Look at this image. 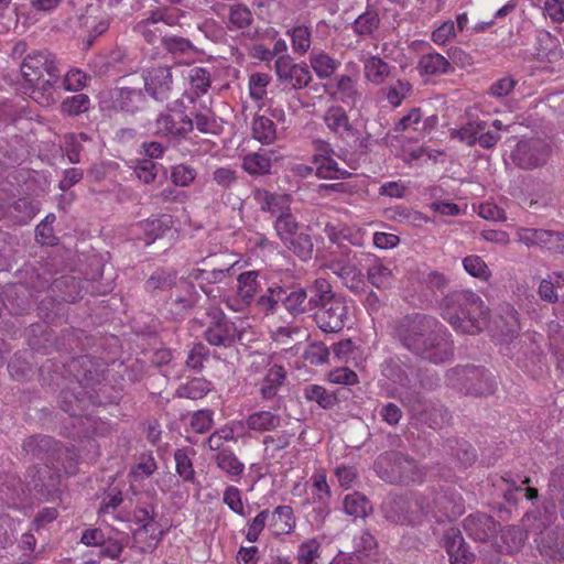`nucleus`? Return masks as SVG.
I'll return each mask as SVG.
<instances>
[{
  "label": "nucleus",
  "instance_id": "obj_44",
  "mask_svg": "<svg viewBox=\"0 0 564 564\" xmlns=\"http://www.w3.org/2000/svg\"><path fill=\"white\" fill-rule=\"evenodd\" d=\"M311 67L318 78L330 77L340 66V62L325 52L313 53L310 57Z\"/></svg>",
  "mask_w": 564,
  "mask_h": 564
},
{
  "label": "nucleus",
  "instance_id": "obj_56",
  "mask_svg": "<svg viewBox=\"0 0 564 564\" xmlns=\"http://www.w3.org/2000/svg\"><path fill=\"white\" fill-rule=\"evenodd\" d=\"M487 123L485 121H471L452 132V137L466 143L467 145H474L478 141L480 132L486 130Z\"/></svg>",
  "mask_w": 564,
  "mask_h": 564
},
{
  "label": "nucleus",
  "instance_id": "obj_54",
  "mask_svg": "<svg viewBox=\"0 0 564 564\" xmlns=\"http://www.w3.org/2000/svg\"><path fill=\"white\" fill-rule=\"evenodd\" d=\"M380 24L377 10H366L352 23V30L358 35H371Z\"/></svg>",
  "mask_w": 564,
  "mask_h": 564
},
{
  "label": "nucleus",
  "instance_id": "obj_19",
  "mask_svg": "<svg viewBox=\"0 0 564 564\" xmlns=\"http://www.w3.org/2000/svg\"><path fill=\"white\" fill-rule=\"evenodd\" d=\"M276 76L281 82H288L294 89H302L312 80L308 66L295 64L289 55L279 56L274 63Z\"/></svg>",
  "mask_w": 564,
  "mask_h": 564
},
{
  "label": "nucleus",
  "instance_id": "obj_58",
  "mask_svg": "<svg viewBox=\"0 0 564 564\" xmlns=\"http://www.w3.org/2000/svg\"><path fill=\"white\" fill-rule=\"evenodd\" d=\"M337 94L339 99L347 105H355L359 98L357 80L350 76L341 75L337 78Z\"/></svg>",
  "mask_w": 564,
  "mask_h": 564
},
{
  "label": "nucleus",
  "instance_id": "obj_63",
  "mask_svg": "<svg viewBox=\"0 0 564 564\" xmlns=\"http://www.w3.org/2000/svg\"><path fill=\"white\" fill-rule=\"evenodd\" d=\"M284 293L285 290L281 286L269 288L267 293L257 300V306L265 314L274 313Z\"/></svg>",
  "mask_w": 564,
  "mask_h": 564
},
{
  "label": "nucleus",
  "instance_id": "obj_17",
  "mask_svg": "<svg viewBox=\"0 0 564 564\" xmlns=\"http://www.w3.org/2000/svg\"><path fill=\"white\" fill-rule=\"evenodd\" d=\"M518 240L528 247H539L550 252H564V234L555 230L519 228Z\"/></svg>",
  "mask_w": 564,
  "mask_h": 564
},
{
  "label": "nucleus",
  "instance_id": "obj_47",
  "mask_svg": "<svg viewBox=\"0 0 564 564\" xmlns=\"http://www.w3.org/2000/svg\"><path fill=\"white\" fill-rule=\"evenodd\" d=\"M39 210V204L28 197L19 198L9 208L10 216L18 224H26Z\"/></svg>",
  "mask_w": 564,
  "mask_h": 564
},
{
  "label": "nucleus",
  "instance_id": "obj_61",
  "mask_svg": "<svg viewBox=\"0 0 564 564\" xmlns=\"http://www.w3.org/2000/svg\"><path fill=\"white\" fill-rule=\"evenodd\" d=\"M563 285L564 278L562 274L555 273L553 278L549 276V279L541 281L538 292L542 300L549 303H555L558 300L556 289L562 288Z\"/></svg>",
  "mask_w": 564,
  "mask_h": 564
},
{
  "label": "nucleus",
  "instance_id": "obj_34",
  "mask_svg": "<svg viewBox=\"0 0 564 564\" xmlns=\"http://www.w3.org/2000/svg\"><path fill=\"white\" fill-rule=\"evenodd\" d=\"M306 292L308 295V301L313 310H318L325 304L333 301V299L337 297L336 293L333 291V286L328 280L324 278L315 279L307 288Z\"/></svg>",
  "mask_w": 564,
  "mask_h": 564
},
{
  "label": "nucleus",
  "instance_id": "obj_10",
  "mask_svg": "<svg viewBox=\"0 0 564 564\" xmlns=\"http://www.w3.org/2000/svg\"><path fill=\"white\" fill-rule=\"evenodd\" d=\"M155 518L153 503L138 505L132 512V522L138 525L133 532L134 539L138 540L142 534L147 536V541H141L144 544L141 547L142 552L154 551L166 534L165 530L159 529Z\"/></svg>",
  "mask_w": 564,
  "mask_h": 564
},
{
  "label": "nucleus",
  "instance_id": "obj_52",
  "mask_svg": "<svg viewBox=\"0 0 564 564\" xmlns=\"http://www.w3.org/2000/svg\"><path fill=\"white\" fill-rule=\"evenodd\" d=\"M253 21L250 9L241 3L230 6L228 14V29L243 30Z\"/></svg>",
  "mask_w": 564,
  "mask_h": 564
},
{
  "label": "nucleus",
  "instance_id": "obj_37",
  "mask_svg": "<svg viewBox=\"0 0 564 564\" xmlns=\"http://www.w3.org/2000/svg\"><path fill=\"white\" fill-rule=\"evenodd\" d=\"M495 324L505 340L512 339L520 330L518 311L513 306L507 304L501 308V315L495 321Z\"/></svg>",
  "mask_w": 564,
  "mask_h": 564
},
{
  "label": "nucleus",
  "instance_id": "obj_51",
  "mask_svg": "<svg viewBox=\"0 0 564 564\" xmlns=\"http://www.w3.org/2000/svg\"><path fill=\"white\" fill-rule=\"evenodd\" d=\"M187 79L191 85V89L196 96L207 94L210 88V72L205 67L195 66L189 68Z\"/></svg>",
  "mask_w": 564,
  "mask_h": 564
},
{
  "label": "nucleus",
  "instance_id": "obj_53",
  "mask_svg": "<svg viewBox=\"0 0 564 564\" xmlns=\"http://www.w3.org/2000/svg\"><path fill=\"white\" fill-rule=\"evenodd\" d=\"M59 402L64 412L68 413L70 417L82 422V416L87 404L86 399L79 398L70 391H62Z\"/></svg>",
  "mask_w": 564,
  "mask_h": 564
},
{
  "label": "nucleus",
  "instance_id": "obj_31",
  "mask_svg": "<svg viewBox=\"0 0 564 564\" xmlns=\"http://www.w3.org/2000/svg\"><path fill=\"white\" fill-rule=\"evenodd\" d=\"M173 217L167 214L152 216L140 223V227L150 245L159 238H163L173 227Z\"/></svg>",
  "mask_w": 564,
  "mask_h": 564
},
{
  "label": "nucleus",
  "instance_id": "obj_39",
  "mask_svg": "<svg viewBox=\"0 0 564 564\" xmlns=\"http://www.w3.org/2000/svg\"><path fill=\"white\" fill-rule=\"evenodd\" d=\"M193 455L194 449L189 447L177 448L174 453L176 473L183 481L189 484H194L196 480V473L192 462Z\"/></svg>",
  "mask_w": 564,
  "mask_h": 564
},
{
  "label": "nucleus",
  "instance_id": "obj_46",
  "mask_svg": "<svg viewBox=\"0 0 564 564\" xmlns=\"http://www.w3.org/2000/svg\"><path fill=\"white\" fill-rule=\"evenodd\" d=\"M176 279L177 272L174 269H158L145 281L144 288L150 292L169 290L176 283Z\"/></svg>",
  "mask_w": 564,
  "mask_h": 564
},
{
  "label": "nucleus",
  "instance_id": "obj_28",
  "mask_svg": "<svg viewBox=\"0 0 564 564\" xmlns=\"http://www.w3.org/2000/svg\"><path fill=\"white\" fill-rule=\"evenodd\" d=\"M327 129L338 138H346L352 134V124L346 110L340 106H330L323 116Z\"/></svg>",
  "mask_w": 564,
  "mask_h": 564
},
{
  "label": "nucleus",
  "instance_id": "obj_1",
  "mask_svg": "<svg viewBox=\"0 0 564 564\" xmlns=\"http://www.w3.org/2000/svg\"><path fill=\"white\" fill-rule=\"evenodd\" d=\"M386 518L398 524L417 525L434 520L441 524L454 521L465 512L460 494L452 489H429L411 497H399L384 507Z\"/></svg>",
  "mask_w": 564,
  "mask_h": 564
},
{
  "label": "nucleus",
  "instance_id": "obj_12",
  "mask_svg": "<svg viewBox=\"0 0 564 564\" xmlns=\"http://www.w3.org/2000/svg\"><path fill=\"white\" fill-rule=\"evenodd\" d=\"M182 15L175 8H156L139 21L134 30L150 44L159 40L163 42V37L167 35L165 28L177 25Z\"/></svg>",
  "mask_w": 564,
  "mask_h": 564
},
{
  "label": "nucleus",
  "instance_id": "obj_32",
  "mask_svg": "<svg viewBox=\"0 0 564 564\" xmlns=\"http://www.w3.org/2000/svg\"><path fill=\"white\" fill-rule=\"evenodd\" d=\"M214 462L229 479L238 481L245 473V464L231 449H221L214 456Z\"/></svg>",
  "mask_w": 564,
  "mask_h": 564
},
{
  "label": "nucleus",
  "instance_id": "obj_26",
  "mask_svg": "<svg viewBox=\"0 0 564 564\" xmlns=\"http://www.w3.org/2000/svg\"><path fill=\"white\" fill-rule=\"evenodd\" d=\"M533 48L535 58L540 62L552 63L562 57L558 40L545 30L536 32Z\"/></svg>",
  "mask_w": 564,
  "mask_h": 564
},
{
  "label": "nucleus",
  "instance_id": "obj_8",
  "mask_svg": "<svg viewBox=\"0 0 564 564\" xmlns=\"http://www.w3.org/2000/svg\"><path fill=\"white\" fill-rule=\"evenodd\" d=\"M447 380L454 388L467 394L488 395L495 390V379L485 368L458 366L447 372Z\"/></svg>",
  "mask_w": 564,
  "mask_h": 564
},
{
  "label": "nucleus",
  "instance_id": "obj_62",
  "mask_svg": "<svg viewBox=\"0 0 564 564\" xmlns=\"http://www.w3.org/2000/svg\"><path fill=\"white\" fill-rule=\"evenodd\" d=\"M270 510L263 509L257 513L247 524V531L245 538L248 542L254 543L259 540L260 534L264 530L265 525H269Z\"/></svg>",
  "mask_w": 564,
  "mask_h": 564
},
{
  "label": "nucleus",
  "instance_id": "obj_49",
  "mask_svg": "<svg viewBox=\"0 0 564 564\" xmlns=\"http://www.w3.org/2000/svg\"><path fill=\"white\" fill-rule=\"evenodd\" d=\"M213 384L204 378H194L177 389V394L192 400L203 399L210 392Z\"/></svg>",
  "mask_w": 564,
  "mask_h": 564
},
{
  "label": "nucleus",
  "instance_id": "obj_9",
  "mask_svg": "<svg viewBox=\"0 0 564 564\" xmlns=\"http://www.w3.org/2000/svg\"><path fill=\"white\" fill-rule=\"evenodd\" d=\"M301 224L290 212L281 213L274 221V230L283 245L302 260L312 257L313 242L311 236L300 231Z\"/></svg>",
  "mask_w": 564,
  "mask_h": 564
},
{
  "label": "nucleus",
  "instance_id": "obj_16",
  "mask_svg": "<svg viewBox=\"0 0 564 564\" xmlns=\"http://www.w3.org/2000/svg\"><path fill=\"white\" fill-rule=\"evenodd\" d=\"M23 449L35 457L59 462L65 455L70 462L77 463L78 455L67 447H62L53 437L46 435L30 436L23 442Z\"/></svg>",
  "mask_w": 564,
  "mask_h": 564
},
{
  "label": "nucleus",
  "instance_id": "obj_24",
  "mask_svg": "<svg viewBox=\"0 0 564 564\" xmlns=\"http://www.w3.org/2000/svg\"><path fill=\"white\" fill-rule=\"evenodd\" d=\"M498 523L482 513L469 514L464 520V530L474 540L488 541L497 533Z\"/></svg>",
  "mask_w": 564,
  "mask_h": 564
},
{
  "label": "nucleus",
  "instance_id": "obj_11",
  "mask_svg": "<svg viewBox=\"0 0 564 564\" xmlns=\"http://www.w3.org/2000/svg\"><path fill=\"white\" fill-rule=\"evenodd\" d=\"M182 100H176L173 106H167L155 120V134L180 141L193 131V120L178 107Z\"/></svg>",
  "mask_w": 564,
  "mask_h": 564
},
{
  "label": "nucleus",
  "instance_id": "obj_3",
  "mask_svg": "<svg viewBox=\"0 0 564 564\" xmlns=\"http://www.w3.org/2000/svg\"><path fill=\"white\" fill-rule=\"evenodd\" d=\"M395 335L406 349L433 364L446 362L453 356L451 334L432 316L412 314L402 317Z\"/></svg>",
  "mask_w": 564,
  "mask_h": 564
},
{
  "label": "nucleus",
  "instance_id": "obj_64",
  "mask_svg": "<svg viewBox=\"0 0 564 564\" xmlns=\"http://www.w3.org/2000/svg\"><path fill=\"white\" fill-rule=\"evenodd\" d=\"M411 91L412 85L405 79H399L387 88L386 99L392 107L397 108L402 105V101Z\"/></svg>",
  "mask_w": 564,
  "mask_h": 564
},
{
  "label": "nucleus",
  "instance_id": "obj_23",
  "mask_svg": "<svg viewBox=\"0 0 564 564\" xmlns=\"http://www.w3.org/2000/svg\"><path fill=\"white\" fill-rule=\"evenodd\" d=\"M110 24L109 15L99 7H88L80 17V25L88 33L87 45L90 46L95 39L105 33Z\"/></svg>",
  "mask_w": 564,
  "mask_h": 564
},
{
  "label": "nucleus",
  "instance_id": "obj_41",
  "mask_svg": "<svg viewBox=\"0 0 564 564\" xmlns=\"http://www.w3.org/2000/svg\"><path fill=\"white\" fill-rule=\"evenodd\" d=\"M390 65L378 56H371L364 64V74L368 82L381 85L389 77Z\"/></svg>",
  "mask_w": 564,
  "mask_h": 564
},
{
  "label": "nucleus",
  "instance_id": "obj_2",
  "mask_svg": "<svg viewBox=\"0 0 564 564\" xmlns=\"http://www.w3.org/2000/svg\"><path fill=\"white\" fill-rule=\"evenodd\" d=\"M395 335L406 349L433 364L446 362L453 356L451 334L432 316L412 314L402 317Z\"/></svg>",
  "mask_w": 564,
  "mask_h": 564
},
{
  "label": "nucleus",
  "instance_id": "obj_36",
  "mask_svg": "<svg viewBox=\"0 0 564 564\" xmlns=\"http://www.w3.org/2000/svg\"><path fill=\"white\" fill-rule=\"evenodd\" d=\"M282 417L271 411H257L248 415L246 425L249 430L263 433L275 431L281 426Z\"/></svg>",
  "mask_w": 564,
  "mask_h": 564
},
{
  "label": "nucleus",
  "instance_id": "obj_7",
  "mask_svg": "<svg viewBox=\"0 0 564 564\" xmlns=\"http://www.w3.org/2000/svg\"><path fill=\"white\" fill-rule=\"evenodd\" d=\"M378 476L390 484L422 481L423 470L409 456L398 452L381 454L375 462Z\"/></svg>",
  "mask_w": 564,
  "mask_h": 564
},
{
  "label": "nucleus",
  "instance_id": "obj_15",
  "mask_svg": "<svg viewBox=\"0 0 564 564\" xmlns=\"http://www.w3.org/2000/svg\"><path fill=\"white\" fill-rule=\"evenodd\" d=\"M315 149L316 152L312 156V164L318 178L340 180L351 175L347 170L339 167L337 161L333 158L334 149L328 142L317 140Z\"/></svg>",
  "mask_w": 564,
  "mask_h": 564
},
{
  "label": "nucleus",
  "instance_id": "obj_5",
  "mask_svg": "<svg viewBox=\"0 0 564 564\" xmlns=\"http://www.w3.org/2000/svg\"><path fill=\"white\" fill-rule=\"evenodd\" d=\"M443 318L458 333L477 335L489 322V308L473 291H455L442 303Z\"/></svg>",
  "mask_w": 564,
  "mask_h": 564
},
{
  "label": "nucleus",
  "instance_id": "obj_22",
  "mask_svg": "<svg viewBox=\"0 0 564 564\" xmlns=\"http://www.w3.org/2000/svg\"><path fill=\"white\" fill-rule=\"evenodd\" d=\"M326 267L354 293H359L365 289L366 283L361 270L349 259H333Z\"/></svg>",
  "mask_w": 564,
  "mask_h": 564
},
{
  "label": "nucleus",
  "instance_id": "obj_42",
  "mask_svg": "<svg viewBox=\"0 0 564 564\" xmlns=\"http://www.w3.org/2000/svg\"><path fill=\"white\" fill-rule=\"evenodd\" d=\"M193 120V128L195 127L200 133L219 135L223 130V120L217 118L212 110L204 112H196Z\"/></svg>",
  "mask_w": 564,
  "mask_h": 564
},
{
  "label": "nucleus",
  "instance_id": "obj_27",
  "mask_svg": "<svg viewBox=\"0 0 564 564\" xmlns=\"http://www.w3.org/2000/svg\"><path fill=\"white\" fill-rule=\"evenodd\" d=\"M421 76H443L452 74L455 69L451 62L441 53L432 51L423 54L416 65Z\"/></svg>",
  "mask_w": 564,
  "mask_h": 564
},
{
  "label": "nucleus",
  "instance_id": "obj_57",
  "mask_svg": "<svg viewBox=\"0 0 564 564\" xmlns=\"http://www.w3.org/2000/svg\"><path fill=\"white\" fill-rule=\"evenodd\" d=\"M304 397L308 401L316 402L323 409H332L336 403V397L318 384H310L304 389Z\"/></svg>",
  "mask_w": 564,
  "mask_h": 564
},
{
  "label": "nucleus",
  "instance_id": "obj_25",
  "mask_svg": "<svg viewBox=\"0 0 564 564\" xmlns=\"http://www.w3.org/2000/svg\"><path fill=\"white\" fill-rule=\"evenodd\" d=\"M269 519V530L275 536L291 534L296 528L294 510L288 505L275 507Z\"/></svg>",
  "mask_w": 564,
  "mask_h": 564
},
{
  "label": "nucleus",
  "instance_id": "obj_45",
  "mask_svg": "<svg viewBox=\"0 0 564 564\" xmlns=\"http://www.w3.org/2000/svg\"><path fill=\"white\" fill-rule=\"evenodd\" d=\"M251 130L252 137L262 144H271L276 139L274 122L264 116L254 117Z\"/></svg>",
  "mask_w": 564,
  "mask_h": 564
},
{
  "label": "nucleus",
  "instance_id": "obj_59",
  "mask_svg": "<svg viewBox=\"0 0 564 564\" xmlns=\"http://www.w3.org/2000/svg\"><path fill=\"white\" fill-rule=\"evenodd\" d=\"M271 82V76L265 73H253L249 76V95L254 101H263L267 97V88Z\"/></svg>",
  "mask_w": 564,
  "mask_h": 564
},
{
  "label": "nucleus",
  "instance_id": "obj_29",
  "mask_svg": "<svg viewBox=\"0 0 564 564\" xmlns=\"http://www.w3.org/2000/svg\"><path fill=\"white\" fill-rule=\"evenodd\" d=\"M253 198L259 204L261 210L272 215L288 213L291 205L290 195L271 193L267 189H256Z\"/></svg>",
  "mask_w": 564,
  "mask_h": 564
},
{
  "label": "nucleus",
  "instance_id": "obj_48",
  "mask_svg": "<svg viewBox=\"0 0 564 564\" xmlns=\"http://www.w3.org/2000/svg\"><path fill=\"white\" fill-rule=\"evenodd\" d=\"M286 34L291 39L292 50L295 54L304 55L308 52L312 44V30L307 25H295L288 30Z\"/></svg>",
  "mask_w": 564,
  "mask_h": 564
},
{
  "label": "nucleus",
  "instance_id": "obj_43",
  "mask_svg": "<svg viewBox=\"0 0 564 564\" xmlns=\"http://www.w3.org/2000/svg\"><path fill=\"white\" fill-rule=\"evenodd\" d=\"M271 156L267 152H253L243 156L242 169L250 175H264L270 173Z\"/></svg>",
  "mask_w": 564,
  "mask_h": 564
},
{
  "label": "nucleus",
  "instance_id": "obj_35",
  "mask_svg": "<svg viewBox=\"0 0 564 564\" xmlns=\"http://www.w3.org/2000/svg\"><path fill=\"white\" fill-rule=\"evenodd\" d=\"M294 436V432L288 430H282L274 434L264 436L262 444L264 446L265 459H268L270 463H279L278 454L290 446Z\"/></svg>",
  "mask_w": 564,
  "mask_h": 564
},
{
  "label": "nucleus",
  "instance_id": "obj_21",
  "mask_svg": "<svg viewBox=\"0 0 564 564\" xmlns=\"http://www.w3.org/2000/svg\"><path fill=\"white\" fill-rule=\"evenodd\" d=\"M173 87L172 69L158 66L149 69L144 76V89L156 101L169 99Z\"/></svg>",
  "mask_w": 564,
  "mask_h": 564
},
{
  "label": "nucleus",
  "instance_id": "obj_4",
  "mask_svg": "<svg viewBox=\"0 0 564 564\" xmlns=\"http://www.w3.org/2000/svg\"><path fill=\"white\" fill-rule=\"evenodd\" d=\"M21 76L30 89V97L43 107L56 102L58 95L56 84L59 80V69L56 56L47 50L30 52L20 65Z\"/></svg>",
  "mask_w": 564,
  "mask_h": 564
},
{
  "label": "nucleus",
  "instance_id": "obj_18",
  "mask_svg": "<svg viewBox=\"0 0 564 564\" xmlns=\"http://www.w3.org/2000/svg\"><path fill=\"white\" fill-rule=\"evenodd\" d=\"M549 153V145L540 139L521 140L512 152V160L522 169H533L544 164Z\"/></svg>",
  "mask_w": 564,
  "mask_h": 564
},
{
  "label": "nucleus",
  "instance_id": "obj_13",
  "mask_svg": "<svg viewBox=\"0 0 564 564\" xmlns=\"http://www.w3.org/2000/svg\"><path fill=\"white\" fill-rule=\"evenodd\" d=\"M208 317L209 322L204 330V338L208 344L227 348L239 339L236 324L221 310H209Z\"/></svg>",
  "mask_w": 564,
  "mask_h": 564
},
{
  "label": "nucleus",
  "instance_id": "obj_6",
  "mask_svg": "<svg viewBox=\"0 0 564 564\" xmlns=\"http://www.w3.org/2000/svg\"><path fill=\"white\" fill-rule=\"evenodd\" d=\"M39 479L35 475L28 481L26 490L20 480H13L11 485H4L0 489V498L12 508H20L21 502L26 498L28 492L34 491V497L43 500L52 499L58 490L59 475H52L48 466L39 470Z\"/></svg>",
  "mask_w": 564,
  "mask_h": 564
},
{
  "label": "nucleus",
  "instance_id": "obj_20",
  "mask_svg": "<svg viewBox=\"0 0 564 564\" xmlns=\"http://www.w3.org/2000/svg\"><path fill=\"white\" fill-rule=\"evenodd\" d=\"M441 544L445 549L451 564L474 563L475 555L469 550L458 528L448 527L443 533Z\"/></svg>",
  "mask_w": 564,
  "mask_h": 564
},
{
  "label": "nucleus",
  "instance_id": "obj_40",
  "mask_svg": "<svg viewBox=\"0 0 564 564\" xmlns=\"http://www.w3.org/2000/svg\"><path fill=\"white\" fill-rule=\"evenodd\" d=\"M259 275L260 273L257 270L240 273L237 278V294L252 302L257 293L261 290Z\"/></svg>",
  "mask_w": 564,
  "mask_h": 564
},
{
  "label": "nucleus",
  "instance_id": "obj_33",
  "mask_svg": "<svg viewBox=\"0 0 564 564\" xmlns=\"http://www.w3.org/2000/svg\"><path fill=\"white\" fill-rule=\"evenodd\" d=\"M368 281L379 290H387L394 282V274L391 263L375 259L367 269Z\"/></svg>",
  "mask_w": 564,
  "mask_h": 564
},
{
  "label": "nucleus",
  "instance_id": "obj_55",
  "mask_svg": "<svg viewBox=\"0 0 564 564\" xmlns=\"http://www.w3.org/2000/svg\"><path fill=\"white\" fill-rule=\"evenodd\" d=\"M462 264L464 270L473 278H476L484 282L489 281L491 276V271L480 256H467L463 259Z\"/></svg>",
  "mask_w": 564,
  "mask_h": 564
},
{
  "label": "nucleus",
  "instance_id": "obj_38",
  "mask_svg": "<svg viewBox=\"0 0 564 564\" xmlns=\"http://www.w3.org/2000/svg\"><path fill=\"white\" fill-rule=\"evenodd\" d=\"M282 304L293 316L312 311L306 289L302 288L285 290L284 295H282Z\"/></svg>",
  "mask_w": 564,
  "mask_h": 564
},
{
  "label": "nucleus",
  "instance_id": "obj_60",
  "mask_svg": "<svg viewBox=\"0 0 564 564\" xmlns=\"http://www.w3.org/2000/svg\"><path fill=\"white\" fill-rule=\"evenodd\" d=\"M158 469V464L151 453L140 455L138 463L131 468L130 476L133 480L149 478Z\"/></svg>",
  "mask_w": 564,
  "mask_h": 564
},
{
  "label": "nucleus",
  "instance_id": "obj_30",
  "mask_svg": "<svg viewBox=\"0 0 564 564\" xmlns=\"http://www.w3.org/2000/svg\"><path fill=\"white\" fill-rule=\"evenodd\" d=\"M286 380V370L281 365H272L265 372L259 393L262 399L271 400L278 395Z\"/></svg>",
  "mask_w": 564,
  "mask_h": 564
},
{
  "label": "nucleus",
  "instance_id": "obj_14",
  "mask_svg": "<svg viewBox=\"0 0 564 564\" xmlns=\"http://www.w3.org/2000/svg\"><path fill=\"white\" fill-rule=\"evenodd\" d=\"M314 321L324 333H339L349 321L347 301L341 296L333 299L315 312Z\"/></svg>",
  "mask_w": 564,
  "mask_h": 564
},
{
  "label": "nucleus",
  "instance_id": "obj_50",
  "mask_svg": "<svg viewBox=\"0 0 564 564\" xmlns=\"http://www.w3.org/2000/svg\"><path fill=\"white\" fill-rule=\"evenodd\" d=\"M344 510L354 518H365L371 511V505L364 495L352 492L345 497Z\"/></svg>",
  "mask_w": 564,
  "mask_h": 564
}]
</instances>
